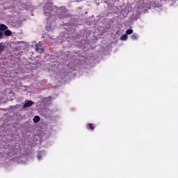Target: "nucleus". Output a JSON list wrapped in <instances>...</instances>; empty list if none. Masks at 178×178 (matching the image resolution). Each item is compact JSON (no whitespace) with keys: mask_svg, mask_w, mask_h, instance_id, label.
I'll return each instance as SVG.
<instances>
[{"mask_svg":"<svg viewBox=\"0 0 178 178\" xmlns=\"http://www.w3.org/2000/svg\"><path fill=\"white\" fill-rule=\"evenodd\" d=\"M66 8L65 7H61L58 11V17L63 18L66 17Z\"/></svg>","mask_w":178,"mask_h":178,"instance_id":"1","label":"nucleus"},{"mask_svg":"<svg viewBox=\"0 0 178 178\" xmlns=\"http://www.w3.org/2000/svg\"><path fill=\"white\" fill-rule=\"evenodd\" d=\"M35 51H38V53H43L44 49L42 48L41 42H39L38 44H35Z\"/></svg>","mask_w":178,"mask_h":178,"instance_id":"2","label":"nucleus"},{"mask_svg":"<svg viewBox=\"0 0 178 178\" xmlns=\"http://www.w3.org/2000/svg\"><path fill=\"white\" fill-rule=\"evenodd\" d=\"M43 102L44 105H51V96H49V97H46L43 99Z\"/></svg>","mask_w":178,"mask_h":178,"instance_id":"3","label":"nucleus"},{"mask_svg":"<svg viewBox=\"0 0 178 178\" xmlns=\"http://www.w3.org/2000/svg\"><path fill=\"white\" fill-rule=\"evenodd\" d=\"M33 105V102L32 101H27L26 103H24V108H28L31 107Z\"/></svg>","mask_w":178,"mask_h":178,"instance_id":"4","label":"nucleus"},{"mask_svg":"<svg viewBox=\"0 0 178 178\" xmlns=\"http://www.w3.org/2000/svg\"><path fill=\"white\" fill-rule=\"evenodd\" d=\"M8 29V27L6 26L5 24H0V31H4Z\"/></svg>","mask_w":178,"mask_h":178,"instance_id":"5","label":"nucleus"},{"mask_svg":"<svg viewBox=\"0 0 178 178\" xmlns=\"http://www.w3.org/2000/svg\"><path fill=\"white\" fill-rule=\"evenodd\" d=\"M11 34H12V31H11L10 30H5V31H4V35H5V36L8 37V36H10Z\"/></svg>","mask_w":178,"mask_h":178,"instance_id":"6","label":"nucleus"},{"mask_svg":"<svg viewBox=\"0 0 178 178\" xmlns=\"http://www.w3.org/2000/svg\"><path fill=\"white\" fill-rule=\"evenodd\" d=\"M40 116H38V115H35V116L34 117V119H33V121L34 123H35V124H37L38 122H40Z\"/></svg>","mask_w":178,"mask_h":178,"instance_id":"7","label":"nucleus"},{"mask_svg":"<svg viewBox=\"0 0 178 178\" xmlns=\"http://www.w3.org/2000/svg\"><path fill=\"white\" fill-rule=\"evenodd\" d=\"M128 38V36L127 34H123L122 37H120V40L122 41H127Z\"/></svg>","mask_w":178,"mask_h":178,"instance_id":"8","label":"nucleus"},{"mask_svg":"<svg viewBox=\"0 0 178 178\" xmlns=\"http://www.w3.org/2000/svg\"><path fill=\"white\" fill-rule=\"evenodd\" d=\"M88 128L91 129V130H95V127H94V124H92V123H88Z\"/></svg>","mask_w":178,"mask_h":178,"instance_id":"9","label":"nucleus"},{"mask_svg":"<svg viewBox=\"0 0 178 178\" xmlns=\"http://www.w3.org/2000/svg\"><path fill=\"white\" fill-rule=\"evenodd\" d=\"M138 35L136 33H134L133 35H131V38L133 40H138Z\"/></svg>","mask_w":178,"mask_h":178,"instance_id":"10","label":"nucleus"},{"mask_svg":"<svg viewBox=\"0 0 178 178\" xmlns=\"http://www.w3.org/2000/svg\"><path fill=\"white\" fill-rule=\"evenodd\" d=\"M134 31L131 29H127V31H126V34L127 35H131L133 34Z\"/></svg>","mask_w":178,"mask_h":178,"instance_id":"11","label":"nucleus"},{"mask_svg":"<svg viewBox=\"0 0 178 178\" xmlns=\"http://www.w3.org/2000/svg\"><path fill=\"white\" fill-rule=\"evenodd\" d=\"M51 13V11H47L46 9L44 10V14L46 16H48Z\"/></svg>","mask_w":178,"mask_h":178,"instance_id":"12","label":"nucleus"},{"mask_svg":"<svg viewBox=\"0 0 178 178\" xmlns=\"http://www.w3.org/2000/svg\"><path fill=\"white\" fill-rule=\"evenodd\" d=\"M3 50H4V46L1 43L0 44V53L1 51H3Z\"/></svg>","mask_w":178,"mask_h":178,"instance_id":"13","label":"nucleus"},{"mask_svg":"<svg viewBox=\"0 0 178 178\" xmlns=\"http://www.w3.org/2000/svg\"><path fill=\"white\" fill-rule=\"evenodd\" d=\"M3 37V32H1V31H0V39H2Z\"/></svg>","mask_w":178,"mask_h":178,"instance_id":"14","label":"nucleus"},{"mask_svg":"<svg viewBox=\"0 0 178 178\" xmlns=\"http://www.w3.org/2000/svg\"><path fill=\"white\" fill-rule=\"evenodd\" d=\"M38 159H41V156H40V155H38Z\"/></svg>","mask_w":178,"mask_h":178,"instance_id":"15","label":"nucleus"}]
</instances>
